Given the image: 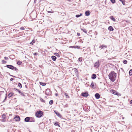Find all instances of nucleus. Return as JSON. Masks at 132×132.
<instances>
[{
	"label": "nucleus",
	"mask_w": 132,
	"mask_h": 132,
	"mask_svg": "<svg viewBox=\"0 0 132 132\" xmlns=\"http://www.w3.org/2000/svg\"><path fill=\"white\" fill-rule=\"evenodd\" d=\"M13 93H11L9 94L8 95V96L9 97H10L12 96V95H13Z\"/></svg>",
	"instance_id": "obj_22"
},
{
	"label": "nucleus",
	"mask_w": 132,
	"mask_h": 132,
	"mask_svg": "<svg viewBox=\"0 0 132 132\" xmlns=\"http://www.w3.org/2000/svg\"><path fill=\"white\" fill-rule=\"evenodd\" d=\"M108 29L110 31H112L114 29L111 26H110L108 27Z\"/></svg>",
	"instance_id": "obj_13"
},
{
	"label": "nucleus",
	"mask_w": 132,
	"mask_h": 132,
	"mask_svg": "<svg viewBox=\"0 0 132 132\" xmlns=\"http://www.w3.org/2000/svg\"><path fill=\"white\" fill-rule=\"evenodd\" d=\"M100 65L99 61H98L96 62L94 64V66L96 68H98Z\"/></svg>",
	"instance_id": "obj_4"
},
{
	"label": "nucleus",
	"mask_w": 132,
	"mask_h": 132,
	"mask_svg": "<svg viewBox=\"0 0 132 132\" xmlns=\"http://www.w3.org/2000/svg\"><path fill=\"white\" fill-rule=\"evenodd\" d=\"M49 91V90H48V89H47L46 90V93L47 92H48V91Z\"/></svg>",
	"instance_id": "obj_49"
},
{
	"label": "nucleus",
	"mask_w": 132,
	"mask_h": 132,
	"mask_svg": "<svg viewBox=\"0 0 132 132\" xmlns=\"http://www.w3.org/2000/svg\"><path fill=\"white\" fill-rule=\"evenodd\" d=\"M121 2L122 3V4L124 5H125V1H124H124H121Z\"/></svg>",
	"instance_id": "obj_38"
},
{
	"label": "nucleus",
	"mask_w": 132,
	"mask_h": 132,
	"mask_svg": "<svg viewBox=\"0 0 132 132\" xmlns=\"http://www.w3.org/2000/svg\"><path fill=\"white\" fill-rule=\"evenodd\" d=\"M14 119H15V120L17 121H19L20 120V119L19 116H16L14 118Z\"/></svg>",
	"instance_id": "obj_5"
},
{
	"label": "nucleus",
	"mask_w": 132,
	"mask_h": 132,
	"mask_svg": "<svg viewBox=\"0 0 132 132\" xmlns=\"http://www.w3.org/2000/svg\"><path fill=\"white\" fill-rule=\"evenodd\" d=\"M49 104L50 105H52L53 104V100H50L49 102Z\"/></svg>",
	"instance_id": "obj_31"
},
{
	"label": "nucleus",
	"mask_w": 132,
	"mask_h": 132,
	"mask_svg": "<svg viewBox=\"0 0 132 132\" xmlns=\"http://www.w3.org/2000/svg\"><path fill=\"white\" fill-rule=\"evenodd\" d=\"M9 57L11 59H14L15 56L13 55H12L10 56Z\"/></svg>",
	"instance_id": "obj_16"
},
{
	"label": "nucleus",
	"mask_w": 132,
	"mask_h": 132,
	"mask_svg": "<svg viewBox=\"0 0 132 132\" xmlns=\"http://www.w3.org/2000/svg\"><path fill=\"white\" fill-rule=\"evenodd\" d=\"M90 14V12L89 11H87L85 12V14L87 16L89 15Z\"/></svg>",
	"instance_id": "obj_15"
},
{
	"label": "nucleus",
	"mask_w": 132,
	"mask_h": 132,
	"mask_svg": "<svg viewBox=\"0 0 132 132\" xmlns=\"http://www.w3.org/2000/svg\"><path fill=\"white\" fill-rule=\"evenodd\" d=\"M95 96L96 99H98L100 97V95L99 94L97 93L95 94Z\"/></svg>",
	"instance_id": "obj_10"
},
{
	"label": "nucleus",
	"mask_w": 132,
	"mask_h": 132,
	"mask_svg": "<svg viewBox=\"0 0 132 132\" xmlns=\"http://www.w3.org/2000/svg\"><path fill=\"white\" fill-rule=\"evenodd\" d=\"M32 117L29 118V117H27L24 119V121L26 122H28L30 121L32 122Z\"/></svg>",
	"instance_id": "obj_3"
},
{
	"label": "nucleus",
	"mask_w": 132,
	"mask_h": 132,
	"mask_svg": "<svg viewBox=\"0 0 132 132\" xmlns=\"http://www.w3.org/2000/svg\"><path fill=\"white\" fill-rule=\"evenodd\" d=\"M13 80V78H11L10 79V81H12Z\"/></svg>",
	"instance_id": "obj_45"
},
{
	"label": "nucleus",
	"mask_w": 132,
	"mask_h": 132,
	"mask_svg": "<svg viewBox=\"0 0 132 132\" xmlns=\"http://www.w3.org/2000/svg\"><path fill=\"white\" fill-rule=\"evenodd\" d=\"M54 55L55 56H56L58 57H60V55H59V54L57 53H54Z\"/></svg>",
	"instance_id": "obj_29"
},
{
	"label": "nucleus",
	"mask_w": 132,
	"mask_h": 132,
	"mask_svg": "<svg viewBox=\"0 0 132 132\" xmlns=\"http://www.w3.org/2000/svg\"><path fill=\"white\" fill-rule=\"evenodd\" d=\"M96 75L95 74H93L92 76V78L93 79H94L96 78Z\"/></svg>",
	"instance_id": "obj_12"
},
{
	"label": "nucleus",
	"mask_w": 132,
	"mask_h": 132,
	"mask_svg": "<svg viewBox=\"0 0 132 132\" xmlns=\"http://www.w3.org/2000/svg\"><path fill=\"white\" fill-rule=\"evenodd\" d=\"M39 83L42 86H45L46 85V84L44 82H40Z\"/></svg>",
	"instance_id": "obj_23"
},
{
	"label": "nucleus",
	"mask_w": 132,
	"mask_h": 132,
	"mask_svg": "<svg viewBox=\"0 0 132 132\" xmlns=\"http://www.w3.org/2000/svg\"><path fill=\"white\" fill-rule=\"evenodd\" d=\"M81 30L83 31L84 32L86 33L87 32V31L85 29H82L81 28Z\"/></svg>",
	"instance_id": "obj_21"
},
{
	"label": "nucleus",
	"mask_w": 132,
	"mask_h": 132,
	"mask_svg": "<svg viewBox=\"0 0 132 132\" xmlns=\"http://www.w3.org/2000/svg\"><path fill=\"white\" fill-rule=\"evenodd\" d=\"M129 73L130 75H132V69L130 70L129 72Z\"/></svg>",
	"instance_id": "obj_30"
},
{
	"label": "nucleus",
	"mask_w": 132,
	"mask_h": 132,
	"mask_svg": "<svg viewBox=\"0 0 132 132\" xmlns=\"http://www.w3.org/2000/svg\"><path fill=\"white\" fill-rule=\"evenodd\" d=\"M2 119H4L6 118V115L5 114H3L2 115Z\"/></svg>",
	"instance_id": "obj_25"
},
{
	"label": "nucleus",
	"mask_w": 132,
	"mask_h": 132,
	"mask_svg": "<svg viewBox=\"0 0 132 132\" xmlns=\"http://www.w3.org/2000/svg\"><path fill=\"white\" fill-rule=\"evenodd\" d=\"M123 62L125 64H127V61L126 60H124L123 61Z\"/></svg>",
	"instance_id": "obj_27"
},
{
	"label": "nucleus",
	"mask_w": 132,
	"mask_h": 132,
	"mask_svg": "<svg viewBox=\"0 0 132 132\" xmlns=\"http://www.w3.org/2000/svg\"><path fill=\"white\" fill-rule=\"evenodd\" d=\"M4 59H5L6 60H8L9 59L7 57H4Z\"/></svg>",
	"instance_id": "obj_42"
},
{
	"label": "nucleus",
	"mask_w": 132,
	"mask_h": 132,
	"mask_svg": "<svg viewBox=\"0 0 132 132\" xmlns=\"http://www.w3.org/2000/svg\"><path fill=\"white\" fill-rule=\"evenodd\" d=\"M77 35L78 36H79L80 35V34L79 33L77 32Z\"/></svg>",
	"instance_id": "obj_44"
},
{
	"label": "nucleus",
	"mask_w": 132,
	"mask_h": 132,
	"mask_svg": "<svg viewBox=\"0 0 132 132\" xmlns=\"http://www.w3.org/2000/svg\"><path fill=\"white\" fill-rule=\"evenodd\" d=\"M110 18L114 22L116 21V19L113 16H110Z\"/></svg>",
	"instance_id": "obj_18"
},
{
	"label": "nucleus",
	"mask_w": 132,
	"mask_h": 132,
	"mask_svg": "<svg viewBox=\"0 0 132 132\" xmlns=\"http://www.w3.org/2000/svg\"><path fill=\"white\" fill-rule=\"evenodd\" d=\"M82 15V13H80V15L77 14L76 15V17L77 18H78L79 17L81 16Z\"/></svg>",
	"instance_id": "obj_24"
},
{
	"label": "nucleus",
	"mask_w": 132,
	"mask_h": 132,
	"mask_svg": "<svg viewBox=\"0 0 132 132\" xmlns=\"http://www.w3.org/2000/svg\"><path fill=\"white\" fill-rule=\"evenodd\" d=\"M6 66L7 68L13 70H14V67L12 65H7Z\"/></svg>",
	"instance_id": "obj_7"
},
{
	"label": "nucleus",
	"mask_w": 132,
	"mask_h": 132,
	"mask_svg": "<svg viewBox=\"0 0 132 132\" xmlns=\"http://www.w3.org/2000/svg\"><path fill=\"white\" fill-rule=\"evenodd\" d=\"M30 44L33 45V40H32L31 42L30 43Z\"/></svg>",
	"instance_id": "obj_46"
},
{
	"label": "nucleus",
	"mask_w": 132,
	"mask_h": 132,
	"mask_svg": "<svg viewBox=\"0 0 132 132\" xmlns=\"http://www.w3.org/2000/svg\"><path fill=\"white\" fill-rule=\"evenodd\" d=\"M106 46L104 45L100 46L99 47V48H100L101 49L104 48H106Z\"/></svg>",
	"instance_id": "obj_14"
},
{
	"label": "nucleus",
	"mask_w": 132,
	"mask_h": 132,
	"mask_svg": "<svg viewBox=\"0 0 132 132\" xmlns=\"http://www.w3.org/2000/svg\"><path fill=\"white\" fill-rule=\"evenodd\" d=\"M52 60L54 61H55L56 60V57L54 56H51Z\"/></svg>",
	"instance_id": "obj_17"
},
{
	"label": "nucleus",
	"mask_w": 132,
	"mask_h": 132,
	"mask_svg": "<svg viewBox=\"0 0 132 132\" xmlns=\"http://www.w3.org/2000/svg\"><path fill=\"white\" fill-rule=\"evenodd\" d=\"M90 86L92 87L93 88H95V87H94V83H93V82H92V83H91V85H90Z\"/></svg>",
	"instance_id": "obj_19"
},
{
	"label": "nucleus",
	"mask_w": 132,
	"mask_h": 132,
	"mask_svg": "<svg viewBox=\"0 0 132 132\" xmlns=\"http://www.w3.org/2000/svg\"><path fill=\"white\" fill-rule=\"evenodd\" d=\"M21 63L22 62L21 61H18L17 63V64L18 65H20L21 64Z\"/></svg>",
	"instance_id": "obj_33"
},
{
	"label": "nucleus",
	"mask_w": 132,
	"mask_h": 132,
	"mask_svg": "<svg viewBox=\"0 0 132 132\" xmlns=\"http://www.w3.org/2000/svg\"><path fill=\"white\" fill-rule=\"evenodd\" d=\"M35 40H34V43L35 42Z\"/></svg>",
	"instance_id": "obj_51"
},
{
	"label": "nucleus",
	"mask_w": 132,
	"mask_h": 132,
	"mask_svg": "<svg viewBox=\"0 0 132 132\" xmlns=\"http://www.w3.org/2000/svg\"><path fill=\"white\" fill-rule=\"evenodd\" d=\"M40 101L42 102L45 103V102L43 98H40Z\"/></svg>",
	"instance_id": "obj_28"
},
{
	"label": "nucleus",
	"mask_w": 132,
	"mask_h": 132,
	"mask_svg": "<svg viewBox=\"0 0 132 132\" xmlns=\"http://www.w3.org/2000/svg\"><path fill=\"white\" fill-rule=\"evenodd\" d=\"M55 95L56 96H57V94H55Z\"/></svg>",
	"instance_id": "obj_53"
},
{
	"label": "nucleus",
	"mask_w": 132,
	"mask_h": 132,
	"mask_svg": "<svg viewBox=\"0 0 132 132\" xmlns=\"http://www.w3.org/2000/svg\"><path fill=\"white\" fill-rule=\"evenodd\" d=\"M124 117H123V118H123V119H124Z\"/></svg>",
	"instance_id": "obj_55"
},
{
	"label": "nucleus",
	"mask_w": 132,
	"mask_h": 132,
	"mask_svg": "<svg viewBox=\"0 0 132 132\" xmlns=\"http://www.w3.org/2000/svg\"><path fill=\"white\" fill-rule=\"evenodd\" d=\"M113 3L115 2V0H110Z\"/></svg>",
	"instance_id": "obj_36"
},
{
	"label": "nucleus",
	"mask_w": 132,
	"mask_h": 132,
	"mask_svg": "<svg viewBox=\"0 0 132 132\" xmlns=\"http://www.w3.org/2000/svg\"><path fill=\"white\" fill-rule=\"evenodd\" d=\"M64 95L65 96L66 98H69V96L68 94L67 93H64Z\"/></svg>",
	"instance_id": "obj_20"
},
{
	"label": "nucleus",
	"mask_w": 132,
	"mask_h": 132,
	"mask_svg": "<svg viewBox=\"0 0 132 132\" xmlns=\"http://www.w3.org/2000/svg\"><path fill=\"white\" fill-rule=\"evenodd\" d=\"M82 95L84 97H87L88 95V93L85 92L82 94Z\"/></svg>",
	"instance_id": "obj_8"
},
{
	"label": "nucleus",
	"mask_w": 132,
	"mask_h": 132,
	"mask_svg": "<svg viewBox=\"0 0 132 132\" xmlns=\"http://www.w3.org/2000/svg\"><path fill=\"white\" fill-rule=\"evenodd\" d=\"M54 124L55 126H59V125L58 124L57 122L55 123Z\"/></svg>",
	"instance_id": "obj_34"
},
{
	"label": "nucleus",
	"mask_w": 132,
	"mask_h": 132,
	"mask_svg": "<svg viewBox=\"0 0 132 132\" xmlns=\"http://www.w3.org/2000/svg\"><path fill=\"white\" fill-rule=\"evenodd\" d=\"M73 70L75 71V73H77V72H78L76 68H74L73 69Z\"/></svg>",
	"instance_id": "obj_26"
},
{
	"label": "nucleus",
	"mask_w": 132,
	"mask_h": 132,
	"mask_svg": "<svg viewBox=\"0 0 132 132\" xmlns=\"http://www.w3.org/2000/svg\"><path fill=\"white\" fill-rule=\"evenodd\" d=\"M47 12L49 13H53V11H48Z\"/></svg>",
	"instance_id": "obj_35"
},
{
	"label": "nucleus",
	"mask_w": 132,
	"mask_h": 132,
	"mask_svg": "<svg viewBox=\"0 0 132 132\" xmlns=\"http://www.w3.org/2000/svg\"><path fill=\"white\" fill-rule=\"evenodd\" d=\"M79 61L80 62H81L82 61V59L81 57H80L78 59Z\"/></svg>",
	"instance_id": "obj_37"
},
{
	"label": "nucleus",
	"mask_w": 132,
	"mask_h": 132,
	"mask_svg": "<svg viewBox=\"0 0 132 132\" xmlns=\"http://www.w3.org/2000/svg\"><path fill=\"white\" fill-rule=\"evenodd\" d=\"M112 93L114 95H119V93L117 92L116 91L114 90H111Z\"/></svg>",
	"instance_id": "obj_6"
},
{
	"label": "nucleus",
	"mask_w": 132,
	"mask_h": 132,
	"mask_svg": "<svg viewBox=\"0 0 132 132\" xmlns=\"http://www.w3.org/2000/svg\"><path fill=\"white\" fill-rule=\"evenodd\" d=\"M13 70H14L15 71H16L18 70V69L16 67H14Z\"/></svg>",
	"instance_id": "obj_41"
},
{
	"label": "nucleus",
	"mask_w": 132,
	"mask_h": 132,
	"mask_svg": "<svg viewBox=\"0 0 132 132\" xmlns=\"http://www.w3.org/2000/svg\"><path fill=\"white\" fill-rule=\"evenodd\" d=\"M12 77H15V76H12Z\"/></svg>",
	"instance_id": "obj_54"
},
{
	"label": "nucleus",
	"mask_w": 132,
	"mask_h": 132,
	"mask_svg": "<svg viewBox=\"0 0 132 132\" xmlns=\"http://www.w3.org/2000/svg\"><path fill=\"white\" fill-rule=\"evenodd\" d=\"M109 79L112 82H114L116 79L117 74L114 71H112L108 75Z\"/></svg>",
	"instance_id": "obj_1"
},
{
	"label": "nucleus",
	"mask_w": 132,
	"mask_h": 132,
	"mask_svg": "<svg viewBox=\"0 0 132 132\" xmlns=\"http://www.w3.org/2000/svg\"><path fill=\"white\" fill-rule=\"evenodd\" d=\"M74 47L75 48H76L77 47H78V46H74Z\"/></svg>",
	"instance_id": "obj_47"
},
{
	"label": "nucleus",
	"mask_w": 132,
	"mask_h": 132,
	"mask_svg": "<svg viewBox=\"0 0 132 132\" xmlns=\"http://www.w3.org/2000/svg\"><path fill=\"white\" fill-rule=\"evenodd\" d=\"M130 104H132V100H131L130 101Z\"/></svg>",
	"instance_id": "obj_48"
},
{
	"label": "nucleus",
	"mask_w": 132,
	"mask_h": 132,
	"mask_svg": "<svg viewBox=\"0 0 132 132\" xmlns=\"http://www.w3.org/2000/svg\"><path fill=\"white\" fill-rule=\"evenodd\" d=\"M14 89H15L16 90H17L19 93L22 96H24V94L22 93L19 90H18L14 88Z\"/></svg>",
	"instance_id": "obj_9"
},
{
	"label": "nucleus",
	"mask_w": 132,
	"mask_h": 132,
	"mask_svg": "<svg viewBox=\"0 0 132 132\" xmlns=\"http://www.w3.org/2000/svg\"><path fill=\"white\" fill-rule=\"evenodd\" d=\"M124 0H119V1H124Z\"/></svg>",
	"instance_id": "obj_52"
},
{
	"label": "nucleus",
	"mask_w": 132,
	"mask_h": 132,
	"mask_svg": "<svg viewBox=\"0 0 132 132\" xmlns=\"http://www.w3.org/2000/svg\"><path fill=\"white\" fill-rule=\"evenodd\" d=\"M38 54V53H34V55H37Z\"/></svg>",
	"instance_id": "obj_43"
},
{
	"label": "nucleus",
	"mask_w": 132,
	"mask_h": 132,
	"mask_svg": "<svg viewBox=\"0 0 132 132\" xmlns=\"http://www.w3.org/2000/svg\"><path fill=\"white\" fill-rule=\"evenodd\" d=\"M43 114V112L40 111H37L36 112L35 115L38 118H40L42 117Z\"/></svg>",
	"instance_id": "obj_2"
},
{
	"label": "nucleus",
	"mask_w": 132,
	"mask_h": 132,
	"mask_svg": "<svg viewBox=\"0 0 132 132\" xmlns=\"http://www.w3.org/2000/svg\"><path fill=\"white\" fill-rule=\"evenodd\" d=\"M2 62L3 63H6V62L4 60H3L2 61Z\"/></svg>",
	"instance_id": "obj_40"
},
{
	"label": "nucleus",
	"mask_w": 132,
	"mask_h": 132,
	"mask_svg": "<svg viewBox=\"0 0 132 132\" xmlns=\"http://www.w3.org/2000/svg\"><path fill=\"white\" fill-rule=\"evenodd\" d=\"M36 0H34V2L35 3H36Z\"/></svg>",
	"instance_id": "obj_50"
},
{
	"label": "nucleus",
	"mask_w": 132,
	"mask_h": 132,
	"mask_svg": "<svg viewBox=\"0 0 132 132\" xmlns=\"http://www.w3.org/2000/svg\"><path fill=\"white\" fill-rule=\"evenodd\" d=\"M20 29L21 30H24V28L23 27H21L20 28Z\"/></svg>",
	"instance_id": "obj_39"
},
{
	"label": "nucleus",
	"mask_w": 132,
	"mask_h": 132,
	"mask_svg": "<svg viewBox=\"0 0 132 132\" xmlns=\"http://www.w3.org/2000/svg\"><path fill=\"white\" fill-rule=\"evenodd\" d=\"M18 86L20 88L22 87V85L20 83H19L18 84Z\"/></svg>",
	"instance_id": "obj_32"
},
{
	"label": "nucleus",
	"mask_w": 132,
	"mask_h": 132,
	"mask_svg": "<svg viewBox=\"0 0 132 132\" xmlns=\"http://www.w3.org/2000/svg\"><path fill=\"white\" fill-rule=\"evenodd\" d=\"M54 112L55 113L56 115H57V116H58L60 117H61V115H60V113L59 112H57L56 111H54Z\"/></svg>",
	"instance_id": "obj_11"
}]
</instances>
